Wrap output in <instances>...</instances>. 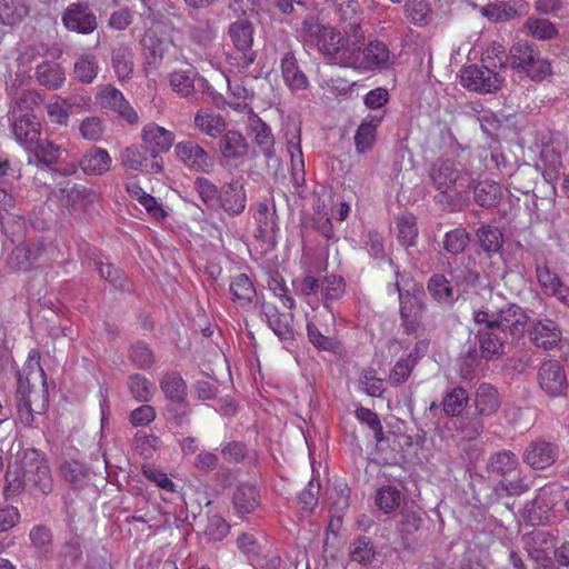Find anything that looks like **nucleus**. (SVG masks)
<instances>
[{
  "label": "nucleus",
  "mask_w": 569,
  "mask_h": 569,
  "mask_svg": "<svg viewBox=\"0 0 569 569\" xmlns=\"http://www.w3.org/2000/svg\"><path fill=\"white\" fill-rule=\"evenodd\" d=\"M16 400L18 418L26 427H31L34 415H41L48 408L46 372L40 365V353L37 349L29 351L27 361L18 372Z\"/></svg>",
  "instance_id": "1"
},
{
  "label": "nucleus",
  "mask_w": 569,
  "mask_h": 569,
  "mask_svg": "<svg viewBox=\"0 0 569 569\" xmlns=\"http://www.w3.org/2000/svg\"><path fill=\"white\" fill-rule=\"evenodd\" d=\"M366 37L351 40V50L348 53L346 68L362 72H380L390 69L395 63V54L388 46L378 39L365 43Z\"/></svg>",
  "instance_id": "2"
},
{
  "label": "nucleus",
  "mask_w": 569,
  "mask_h": 569,
  "mask_svg": "<svg viewBox=\"0 0 569 569\" xmlns=\"http://www.w3.org/2000/svg\"><path fill=\"white\" fill-rule=\"evenodd\" d=\"M519 459L516 453L503 449L490 455L486 463V471L490 478L498 479L495 490L506 496H520L529 490V485L521 477L508 480L507 477L517 472Z\"/></svg>",
  "instance_id": "3"
},
{
  "label": "nucleus",
  "mask_w": 569,
  "mask_h": 569,
  "mask_svg": "<svg viewBox=\"0 0 569 569\" xmlns=\"http://www.w3.org/2000/svg\"><path fill=\"white\" fill-rule=\"evenodd\" d=\"M41 96L37 91L23 90L14 101L11 110L12 133L18 143L33 144L40 137V122L29 112V103H38Z\"/></svg>",
  "instance_id": "4"
},
{
  "label": "nucleus",
  "mask_w": 569,
  "mask_h": 569,
  "mask_svg": "<svg viewBox=\"0 0 569 569\" xmlns=\"http://www.w3.org/2000/svg\"><path fill=\"white\" fill-rule=\"evenodd\" d=\"M510 66L533 81H542L551 74L550 62L541 57L539 48L527 40L515 42L509 49Z\"/></svg>",
  "instance_id": "5"
},
{
  "label": "nucleus",
  "mask_w": 569,
  "mask_h": 569,
  "mask_svg": "<svg viewBox=\"0 0 569 569\" xmlns=\"http://www.w3.org/2000/svg\"><path fill=\"white\" fill-rule=\"evenodd\" d=\"M473 320L477 325H487L489 328H496L513 338H521L526 332L528 316L520 306L507 303L497 312L475 310Z\"/></svg>",
  "instance_id": "6"
},
{
  "label": "nucleus",
  "mask_w": 569,
  "mask_h": 569,
  "mask_svg": "<svg viewBox=\"0 0 569 569\" xmlns=\"http://www.w3.org/2000/svg\"><path fill=\"white\" fill-rule=\"evenodd\" d=\"M253 32V26L247 19H238L229 24L228 34L234 52L228 54V61L239 71L248 69L256 60V52L252 50Z\"/></svg>",
  "instance_id": "7"
},
{
  "label": "nucleus",
  "mask_w": 569,
  "mask_h": 569,
  "mask_svg": "<svg viewBox=\"0 0 569 569\" xmlns=\"http://www.w3.org/2000/svg\"><path fill=\"white\" fill-rule=\"evenodd\" d=\"M490 64H470L461 70L460 83L470 91L491 93L499 90L505 78L491 69Z\"/></svg>",
  "instance_id": "8"
},
{
  "label": "nucleus",
  "mask_w": 569,
  "mask_h": 569,
  "mask_svg": "<svg viewBox=\"0 0 569 569\" xmlns=\"http://www.w3.org/2000/svg\"><path fill=\"white\" fill-rule=\"evenodd\" d=\"M23 476L30 487L37 488L42 493L52 490V476L47 460L37 449H27L21 459Z\"/></svg>",
  "instance_id": "9"
},
{
  "label": "nucleus",
  "mask_w": 569,
  "mask_h": 569,
  "mask_svg": "<svg viewBox=\"0 0 569 569\" xmlns=\"http://www.w3.org/2000/svg\"><path fill=\"white\" fill-rule=\"evenodd\" d=\"M460 178V170L452 159H438L436 160L430 169H429V179L431 181L432 187L439 191V194L436 197L439 202L447 203L449 191L456 186Z\"/></svg>",
  "instance_id": "10"
},
{
  "label": "nucleus",
  "mask_w": 569,
  "mask_h": 569,
  "mask_svg": "<svg viewBox=\"0 0 569 569\" xmlns=\"http://www.w3.org/2000/svg\"><path fill=\"white\" fill-rule=\"evenodd\" d=\"M351 38L342 37L340 31L331 27H321L318 31L319 50L335 63L346 67L348 53L351 50Z\"/></svg>",
  "instance_id": "11"
},
{
  "label": "nucleus",
  "mask_w": 569,
  "mask_h": 569,
  "mask_svg": "<svg viewBox=\"0 0 569 569\" xmlns=\"http://www.w3.org/2000/svg\"><path fill=\"white\" fill-rule=\"evenodd\" d=\"M393 288L399 296V311L403 332L406 335H412L417 332L420 327L423 313V302L419 295L410 292L409 290L403 291L399 281L393 284Z\"/></svg>",
  "instance_id": "12"
},
{
  "label": "nucleus",
  "mask_w": 569,
  "mask_h": 569,
  "mask_svg": "<svg viewBox=\"0 0 569 569\" xmlns=\"http://www.w3.org/2000/svg\"><path fill=\"white\" fill-rule=\"evenodd\" d=\"M174 152L178 160L191 171L210 173L214 169L213 158L194 141L183 140L178 142Z\"/></svg>",
  "instance_id": "13"
},
{
  "label": "nucleus",
  "mask_w": 569,
  "mask_h": 569,
  "mask_svg": "<svg viewBox=\"0 0 569 569\" xmlns=\"http://www.w3.org/2000/svg\"><path fill=\"white\" fill-rule=\"evenodd\" d=\"M61 21L68 31L90 34L98 28L94 12L84 2L69 4L62 13Z\"/></svg>",
  "instance_id": "14"
},
{
  "label": "nucleus",
  "mask_w": 569,
  "mask_h": 569,
  "mask_svg": "<svg viewBox=\"0 0 569 569\" xmlns=\"http://www.w3.org/2000/svg\"><path fill=\"white\" fill-rule=\"evenodd\" d=\"M538 383L549 397L566 395L567 376L558 360L545 361L538 370Z\"/></svg>",
  "instance_id": "15"
},
{
  "label": "nucleus",
  "mask_w": 569,
  "mask_h": 569,
  "mask_svg": "<svg viewBox=\"0 0 569 569\" xmlns=\"http://www.w3.org/2000/svg\"><path fill=\"white\" fill-rule=\"evenodd\" d=\"M559 457V447L557 443L537 439L526 447L522 453L525 463L536 470H543L552 466Z\"/></svg>",
  "instance_id": "16"
},
{
  "label": "nucleus",
  "mask_w": 569,
  "mask_h": 569,
  "mask_svg": "<svg viewBox=\"0 0 569 569\" xmlns=\"http://www.w3.org/2000/svg\"><path fill=\"white\" fill-rule=\"evenodd\" d=\"M97 100L103 109H110L117 112L128 123L134 124L139 118L133 108L126 100L122 92L114 86L106 84L100 87L97 93Z\"/></svg>",
  "instance_id": "17"
},
{
  "label": "nucleus",
  "mask_w": 569,
  "mask_h": 569,
  "mask_svg": "<svg viewBox=\"0 0 569 569\" xmlns=\"http://www.w3.org/2000/svg\"><path fill=\"white\" fill-rule=\"evenodd\" d=\"M219 151L226 164L241 163L248 152L249 143L240 131L228 130L220 136Z\"/></svg>",
  "instance_id": "18"
},
{
  "label": "nucleus",
  "mask_w": 569,
  "mask_h": 569,
  "mask_svg": "<svg viewBox=\"0 0 569 569\" xmlns=\"http://www.w3.org/2000/svg\"><path fill=\"white\" fill-rule=\"evenodd\" d=\"M247 206V193L240 179H232L220 188L217 207L231 217L240 216Z\"/></svg>",
  "instance_id": "19"
},
{
  "label": "nucleus",
  "mask_w": 569,
  "mask_h": 569,
  "mask_svg": "<svg viewBox=\"0 0 569 569\" xmlns=\"http://www.w3.org/2000/svg\"><path fill=\"white\" fill-rule=\"evenodd\" d=\"M281 77L284 84L292 92L303 91L309 86V79L300 68L295 52L289 48L280 58Z\"/></svg>",
  "instance_id": "20"
},
{
  "label": "nucleus",
  "mask_w": 569,
  "mask_h": 569,
  "mask_svg": "<svg viewBox=\"0 0 569 569\" xmlns=\"http://www.w3.org/2000/svg\"><path fill=\"white\" fill-rule=\"evenodd\" d=\"M530 341L540 349L551 350L561 340V330L558 323L549 318L533 321L528 329Z\"/></svg>",
  "instance_id": "21"
},
{
  "label": "nucleus",
  "mask_w": 569,
  "mask_h": 569,
  "mask_svg": "<svg viewBox=\"0 0 569 569\" xmlns=\"http://www.w3.org/2000/svg\"><path fill=\"white\" fill-rule=\"evenodd\" d=\"M143 146L150 152V157L156 159L160 153L167 152L174 142L173 132L156 123H149L141 132Z\"/></svg>",
  "instance_id": "22"
},
{
  "label": "nucleus",
  "mask_w": 569,
  "mask_h": 569,
  "mask_svg": "<svg viewBox=\"0 0 569 569\" xmlns=\"http://www.w3.org/2000/svg\"><path fill=\"white\" fill-rule=\"evenodd\" d=\"M261 312L266 317L270 329L279 337V339L284 341L293 340L295 331L291 325V313L280 312L279 309L270 302H263L261 305Z\"/></svg>",
  "instance_id": "23"
},
{
  "label": "nucleus",
  "mask_w": 569,
  "mask_h": 569,
  "mask_svg": "<svg viewBox=\"0 0 569 569\" xmlns=\"http://www.w3.org/2000/svg\"><path fill=\"white\" fill-rule=\"evenodd\" d=\"M340 22L347 28L346 33L351 39H361L365 33L361 29L363 10L357 0H346L338 8Z\"/></svg>",
  "instance_id": "24"
},
{
  "label": "nucleus",
  "mask_w": 569,
  "mask_h": 569,
  "mask_svg": "<svg viewBox=\"0 0 569 569\" xmlns=\"http://www.w3.org/2000/svg\"><path fill=\"white\" fill-rule=\"evenodd\" d=\"M475 412L482 418H489L495 416L501 405L498 390L490 383H481L476 390L475 399Z\"/></svg>",
  "instance_id": "25"
},
{
  "label": "nucleus",
  "mask_w": 569,
  "mask_h": 569,
  "mask_svg": "<svg viewBox=\"0 0 569 569\" xmlns=\"http://www.w3.org/2000/svg\"><path fill=\"white\" fill-rule=\"evenodd\" d=\"M483 326L476 336L480 357L487 361L498 359L503 355V339L498 335L496 328H489L487 325Z\"/></svg>",
  "instance_id": "26"
},
{
  "label": "nucleus",
  "mask_w": 569,
  "mask_h": 569,
  "mask_svg": "<svg viewBox=\"0 0 569 569\" xmlns=\"http://www.w3.org/2000/svg\"><path fill=\"white\" fill-rule=\"evenodd\" d=\"M260 491L254 485L240 483L232 496V505L239 517L252 513L260 506Z\"/></svg>",
  "instance_id": "27"
},
{
  "label": "nucleus",
  "mask_w": 569,
  "mask_h": 569,
  "mask_svg": "<svg viewBox=\"0 0 569 569\" xmlns=\"http://www.w3.org/2000/svg\"><path fill=\"white\" fill-rule=\"evenodd\" d=\"M550 547V536L545 531H535L525 537V548L529 558L545 569L550 562L548 556Z\"/></svg>",
  "instance_id": "28"
},
{
  "label": "nucleus",
  "mask_w": 569,
  "mask_h": 569,
  "mask_svg": "<svg viewBox=\"0 0 569 569\" xmlns=\"http://www.w3.org/2000/svg\"><path fill=\"white\" fill-rule=\"evenodd\" d=\"M382 119L383 116L368 114L361 121L353 137L356 151L358 153H365L372 149L376 142L377 129Z\"/></svg>",
  "instance_id": "29"
},
{
  "label": "nucleus",
  "mask_w": 569,
  "mask_h": 569,
  "mask_svg": "<svg viewBox=\"0 0 569 569\" xmlns=\"http://www.w3.org/2000/svg\"><path fill=\"white\" fill-rule=\"evenodd\" d=\"M248 127L254 133V142L267 159L276 157L274 137L271 128L257 114L252 113L248 118Z\"/></svg>",
  "instance_id": "30"
},
{
  "label": "nucleus",
  "mask_w": 569,
  "mask_h": 569,
  "mask_svg": "<svg viewBox=\"0 0 569 569\" xmlns=\"http://www.w3.org/2000/svg\"><path fill=\"white\" fill-rule=\"evenodd\" d=\"M57 197L64 207L78 209L83 208L88 202H91L94 197V192L84 186L67 182L59 186Z\"/></svg>",
  "instance_id": "31"
},
{
  "label": "nucleus",
  "mask_w": 569,
  "mask_h": 569,
  "mask_svg": "<svg viewBox=\"0 0 569 569\" xmlns=\"http://www.w3.org/2000/svg\"><path fill=\"white\" fill-rule=\"evenodd\" d=\"M36 80L48 90H58L66 82L64 68L54 61H43L36 67Z\"/></svg>",
  "instance_id": "32"
},
{
  "label": "nucleus",
  "mask_w": 569,
  "mask_h": 569,
  "mask_svg": "<svg viewBox=\"0 0 569 569\" xmlns=\"http://www.w3.org/2000/svg\"><path fill=\"white\" fill-rule=\"evenodd\" d=\"M111 157L106 149L91 147L80 160V167L86 174L101 176L109 171Z\"/></svg>",
  "instance_id": "33"
},
{
  "label": "nucleus",
  "mask_w": 569,
  "mask_h": 569,
  "mask_svg": "<svg viewBox=\"0 0 569 569\" xmlns=\"http://www.w3.org/2000/svg\"><path fill=\"white\" fill-rule=\"evenodd\" d=\"M562 167L560 152L552 146H543L540 151L539 162L537 163V168L542 171L543 179L549 183H553L558 180Z\"/></svg>",
  "instance_id": "34"
},
{
  "label": "nucleus",
  "mask_w": 569,
  "mask_h": 569,
  "mask_svg": "<svg viewBox=\"0 0 569 569\" xmlns=\"http://www.w3.org/2000/svg\"><path fill=\"white\" fill-rule=\"evenodd\" d=\"M194 127L210 138L220 137L226 129V121L220 113L212 109H200L194 114Z\"/></svg>",
  "instance_id": "35"
},
{
  "label": "nucleus",
  "mask_w": 569,
  "mask_h": 569,
  "mask_svg": "<svg viewBox=\"0 0 569 569\" xmlns=\"http://www.w3.org/2000/svg\"><path fill=\"white\" fill-rule=\"evenodd\" d=\"M111 63L119 81L131 79L133 74V52L127 44L120 43L112 49Z\"/></svg>",
  "instance_id": "36"
},
{
  "label": "nucleus",
  "mask_w": 569,
  "mask_h": 569,
  "mask_svg": "<svg viewBox=\"0 0 569 569\" xmlns=\"http://www.w3.org/2000/svg\"><path fill=\"white\" fill-rule=\"evenodd\" d=\"M198 72L194 68L176 69L168 74L171 90L181 98H189L194 93V81Z\"/></svg>",
  "instance_id": "37"
},
{
  "label": "nucleus",
  "mask_w": 569,
  "mask_h": 569,
  "mask_svg": "<svg viewBox=\"0 0 569 569\" xmlns=\"http://www.w3.org/2000/svg\"><path fill=\"white\" fill-rule=\"evenodd\" d=\"M522 31L539 41H549L559 36L557 26L545 18L528 17L522 26Z\"/></svg>",
  "instance_id": "38"
},
{
  "label": "nucleus",
  "mask_w": 569,
  "mask_h": 569,
  "mask_svg": "<svg viewBox=\"0 0 569 569\" xmlns=\"http://www.w3.org/2000/svg\"><path fill=\"white\" fill-rule=\"evenodd\" d=\"M160 389L172 403H184L187 398V383L179 372H166L160 380Z\"/></svg>",
  "instance_id": "39"
},
{
  "label": "nucleus",
  "mask_w": 569,
  "mask_h": 569,
  "mask_svg": "<svg viewBox=\"0 0 569 569\" xmlns=\"http://www.w3.org/2000/svg\"><path fill=\"white\" fill-rule=\"evenodd\" d=\"M42 249L38 244L17 246L10 254V264L17 270H29L40 258Z\"/></svg>",
  "instance_id": "40"
},
{
  "label": "nucleus",
  "mask_w": 569,
  "mask_h": 569,
  "mask_svg": "<svg viewBox=\"0 0 569 569\" xmlns=\"http://www.w3.org/2000/svg\"><path fill=\"white\" fill-rule=\"evenodd\" d=\"M99 72V62L94 54L82 53L73 63V74L76 79L83 83L90 84L94 81Z\"/></svg>",
  "instance_id": "41"
},
{
  "label": "nucleus",
  "mask_w": 569,
  "mask_h": 569,
  "mask_svg": "<svg viewBox=\"0 0 569 569\" xmlns=\"http://www.w3.org/2000/svg\"><path fill=\"white\" fill-rule=\"evenodd\" d=\"M500 186L490 180L480 181L473 188V199L477 204L483 208L496 207L501 199Z\"/></svg>",
  "instance_id": "42"
},
{
  "label": "nucleus",
  "mask_w": 569,
  "mask_h": 569,
  "mask_svg": "<svg viewBox=\"0 0 569 569\" xmlns=\"http://www.w3.org/2000/svg\"><path fill=\"white\" fill-rule=\"evenodd\" d=\"M485 418L476 412L459 416L456 420V430L466 440H476L485 429Z\"/></svg>",
  "instance_id": "43"
},
{
  "label": "nucleus",
  "mask_w": 569,
  "mask_h": 569,
  "mask_svg": "<svg viewBox=\"0 0 569 569\" xmlns=\"http://www.w3.org/2000/svg\"><path fill=\"white\" fill-rule=\"evenodd\" d=\"M120 159L126 168L142 171L148 168L149 161L152 158L144 146H130L121 152Z\"/></svg>",
  "instance_id": "44"
},
{
  "label": "nucleus",
  "mask_w": 569,
  "mask_h": 569,
  "mask_svg": "<svg viewBox=\"0 0 569 569\" xmlns=\"http://www.w3.org/2000/svg\"><path fill=\"white\" fill-rule=\"evenodd\" d=\"M141 46L149 59V63H157V61L161 60L168 49V42L153 30L144 32Z\"/></svg>",
  "instance_id": "45"
},
{
  "label": "nucleus",
  "mask_w": 569,
  "mask_h": 569,
  "mask_svg": "<svg viewBox=\"0 0 569 569\" xmlns=\"http://www.w3.org/2000/svg\"><path fill=\"white\" fill-rule=\"evenodd\" d=\"M469 396L465 388L455 387L446 392L441 406L442 410L448 416H460L466 406L468 405Z\"/></svg>",
  "instance_id": "46"
},
{
  "label": "nucleus",
  "mask_w": 569,
  "mask_h": 569,
  "mask_svg": "<svg viewBox=\"0 0 569 569\" xmlns=\"http://www.w3.org/2000/svg\"><path fill=\"white\" fill-rule=\"evenodd\" d=\"M345 295V281L339 276H327L321 278L320 297L327 309H330L332 301L339 300Z\"/></svg>",
  "instance_id": "47"
},
{
  "label": "nucleus",
  "mask_w": 569,
  "mask_h": 569,
  "mask_svg": "<svg viewBox=\"0 0 569 569\" xmlns=\"http://www.w3.org/2000/svg\"><path fill=\"white\" fill-rule=\"evenodd\" d=\"M229 290L233 300L239 301L241 306L250 302L256 296V289L252 281L244 273H240L232 278Z\"/></svg>",
  "instance_id": "48"
},
{
  "label": "nucleus",
  "mask_w": 569,
  "mask_h": 569,
  "mask_svg": "<svg viewBox=\"0 0 569 569\" xmlns=\"http://www.w3.org/2000/svg\"><path fill=\"white\" fill-rule=\"evenodd\" d=\"M477 237L481 248L487 253H497L502 248L501 231L492 226H482L477 230Z\"/></svg>",
  "instance_id": "49"
},
{
  "label": "nucleus",
  "mask_w": 569,
  "mask_h": 569,
  "mask_svg": "<svg viewBox=\"0 0 569 569\" xmlns=\"http://www.w3.org/2000/svg\"><path fill=\"white\" fill-rule=\"evenodd\" d=\"M308 339L312 346L320 351L337 352L340 342L335 336L322 333L315 323L307 325Z\"/></svg>",
  "instance_id": "50"
},
{
  "label": "nucleus",
  "mask_w": 569,
  "mask_h": 569,
  "mask_svg": "<svg viewBox=\"0 0 569 569\" xmlns=\"http://www.w3.org/2000/svg\"><path fill=\"white\" fill-rule=\"evenodd\" d=\"M398 239L405 247L416 243L418 228L416 217L411 213L401 214L397 218Z\"/></svg>",
  "instance_id": "51"
},
{
  "label": "nucleus",
  "mask_w": 569,
  "mask_h": 569,
  "mask_svg": "<svg viewBox=\"0 0 569 569\" xmlns=\"http://www.w3.org/2000/svg\"><path fill=\"white\" fill-rule=\"evenodd\" d=\"M129 360L139 369L146 370L154 363V353L143 341L134 342L128 352Z\"/></svg>",
  "instance_id": "52"
},
{
  "label": "nucleus",
  "mask_w": 569,
  "mask_h": 569,
  "mask_svg": "<svg viewBox=\"0 0 569 569\" xmlns=\"http://www.w3.org/2000/svg\"><path fill=\"white\" fill-rule=\"evenodd\" d=\"M34 143L36 147L33 150V156L38 163H41L44 167H50L59 160L60 153L62 151L60 147L49 140L38 139V141Z\"/></svg>",
  "instance_id": "53"
},
{
  "label": "nucleus",
  "mask_w": 569,
  "mask_h": 569,
  "mask_svg": "<svg viewBox=\"0 0 569 569\" xmlns=\"http://www.w3.org/2000/svg\"><path fill=\"white\" fill-rule=\"evenodd\" d=\"M428 291L440 302H449L452 300L453 290L449 280L443 274H433L428 281Z\"/></svg>",
  "instance_id": "54"
},
{
  "label": "nucleus",
  "mask_w": 569,
  "mask_h": 569,
  "mask_svg": "<svg viewBox=\"0 0 569 569\" xmlns=\"http://www.w3.org/2000/svg\"><path fill=\"white\" fill-rule=\"evenodd\" d=\"M60 470L63 479L74 487H82L88 479V468L76 460L66 461Z\"/></svg>",
  "instance_id": "55"
},
{
  "label": "nucleus",
  "mask_w": 569,
  "mask_h": 569,
  "mask_svg": "<svg viewBox=\"0 0 569 569\" xmlns=\"http://www.w3.org/2000/svg\"><path fill=\"white\" fill-rule=\"evenodd\" d=\"M229 523L219 515H209L203 536L208 541H221L229 533Z\"/></svg>",
  "instance_id": "56"
},
{
  "label": "nucleus",
  "mask_w": 569,
  "mask_h": 569,
  "mask_svg": "<svg viewBox=\"0 0 569 569\" xmlns=\"http://www.w3.org/2000/svg\"><path fill=\"white\" fill-rule=\"evenodd\" d=\"M128 388L137 401L148 402L152 397V385L139 373L131 375L128 378Z\"/></svg>",
  "instance_id": "57"
},
{
  "label": "nucleus",
  "mask_w": 569,
  "mask_h": 569,
  "mask_svg": "<svg viewBox=\"0 0 569 569\" xmlns=\"http://www.w3.org/2000/svg\"><path fill=\"white\" fill-rule=\"evenodd\" d=\"M27 487H30V485L27 478L23 476L22 466L20 465L14 468L9 467L6 472V497L14 496Z\"/></svg>",
  "instance_id": "58"
},
{
  "label": "nucleus",
  "mask_w": 569,
  "mask_h": 569,
  "mask_svg": "<svg viewBox=\"0 0 569 569\" xmlns=\"http://www.w3.org/2000/svg\"><path fill=\"white\" fill-rule=\"evenodd\" d=\"M400 500L401 492L392 486L380 488L376 495V505L386 513L396 510L400 505Z\"/></svg>",
  "instance_id": "59"
},
{
  "label": "nucleus",
  "mask_w": 569,
  "mask_h": 569,
  "mask_svg": "<svg viewBox=\"0 0 569 569\" xmlns=\"http://www.w3.org/2000/svg\"><path fill=\"white\" fill-rule=\"evenodd\" d=\"M27 13L19 0H0V22L12 26Z\"/></svg>",
  "instance_id": "60"
},
{
  "label": "nucleus",
  "mask_w": 569,
  "mask_h": 569,
  "mask_svg": "<svg viewBox=\"0 0 569 569\" xmlns=\"http://www.w3.org/2000/svg\"><path fill=\"white\" fill-rule=\"evenodd\" d=\"M349 553L352 561L362 565L371 562L375 557V550L371 540L367 537L358 538L351 543Z\"/></svg>",
  "instance_id": "61"
},
{
  "label": "nucleus",
  "mask_w": 569,
  "mask_h": 569,
  "mask_svg": "<svg viewBox=\"0 0 569 569\" xmlns=\"http://www.w3.org/2000/svg\"><path fill=\"white\" fill-rule=\"evenodd\" d=\"M22 177L21 167L8 157H0V187H13Z\"/></svg>",
  "instance_id": "62"
},
{
  "label": "nucleus",
  "mask_w": 569,
  "mask_h": 569,
  "mask_svg": "<svg viewBox=\"0 0 569 569\" xmlns=\"http://www.w3.org/2000/svg\"><path fill=\"white\" fill-rule=\"evenodd\" d=\"M194 189L199 194L200 199L209 207L216 208L219 201V192L218 189L209 179L203 177H198L194 180Z\"/></svg>",
  "instance_id": "63"
},
{
  "label": "nucleus",
  "mask_w": 569,
  "mask_h": 569,
  "mask_svg": "<svg viewBox=\"0 0 569 569\" xmlns=\"http://www.w3.org/2000/svg\"><path fill=\"white\" fill-rule=\"evenodd\" d=\"M80 134L89 141H99L102 139L106 126L99 117H87L79 126Z\"/></svg>",
  "instance_id": "64"
}]
</instances>
